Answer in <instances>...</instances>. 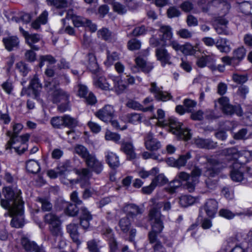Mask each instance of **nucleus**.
<instances>
[{"label": "nucleus", "mask_w": 252, "mask_h": 252, "mask_svg": "<svg viewBox=\"0 0 252 252\" xmlns=\"http://www.w3.org/2000/svg\"><path fill=\"white\" fill-rule=\"evenodd\" d=\"M3 193L4 198L1 199L0 205L13 216L11 225L15 228L22 227L24 225V202L21 199L20 190L14 191L9 187H5L3 189Z\"/></svg>", "instance_id": "nucleus-1"}, {"label": "nucleus", "mask_w": 252, "mask_h": 252, "mask_svg": "<svg viewBox=\"0 0 252 252\" xmlns=\"http://www.w3.org/2000/svg\"><path fill=\"white\" fill-rule=\"evenodd\" d=\"M44 220L45 223L49 225L50 233L49 240L54 249H63L66 245L65 239L63 237L62 230V221L59 216L53 213L45 215Z\"/></svg>", "instance_id": "nucleus-2"}, {"label": "nucleus", "mask_w": 252, "mask_h": 252, "mask_svg": "<svg viewBox=\"0 0 252 252\" xmlns=\"http://www.w3.org/2000/svg\"><path fill=\"white\" fill-rule=\"evenodd\" d=\"M201 173V169L196 166L194 167L190 174L184 171L178 173L176 178L170 184L168 191L173 193L178 187L182 186L184 189L189 192H193L199 182V178Z\"/></svg>", "instance_id": "nucleus-3"}, {"label": "nucleus", "mask_w": 252, "mask_h": 252, "mask_svg": "<svg viewBox=\"0 0 252 252\" xmlns=\"http://www.w3.org/2000/svg\"><path fill=\"white\" fill-rule=\"evenodd\" d=\"M226 166L225 164L223 165L222 162L218 159L207 158L206 165L204 174L205 176L208 177L205 181L207 188L214 190L217 188L218 181L212 180L210 177H215Z\"/></svg>", "instance_id": "nucleus-4"}, {"label": "nucleus", "mask_w": 252, "mask_h": 252, "mask_svg": "<svg viewBox=\"0 0 252 252\" xmlns=\"http://www.w3.org/2000/svg\"><path fill=\"white\" fill-rule=\"evenodd\" d=\"M149 216L152 225V230L148 233L149 243L153 245L161 243L158 238V235L161 233L163 228L161 219V214L158 210L153 209L150 211Z\"/></svg>", "instance_id": "nucleus-5"}, {"label": "nucleus", "mask_w": 252, "mask_h": 252, "mask_svg": "<svg viewBox=\"0 0 252 252\" xmlns=\"http://www.w3.org/2000/svg\"><path fill=\"white\" fill-rule=\"evenodd\" d=\"M228 161V163L226 164L224 161H220L222 162L223 165H226L225 167L228 166L231 168L230 171V177L231 179L236 182H240L245 179L244 171L245 166L243 165L245 162H247L248 159L245 158V160H243L241 159H228L226 158L225 156L224 161Z\"/></svg>", "instance_id": "nucleus-6"}, {"label": "nucleus", "mask_w": 252, "mask_h": 252, "mask_svg": "<svg viewBox=\"0 0 252 252\" xmlns=\"http://www.w3.org/2000/svg\"><path fill=\"white\" fill-rule=\"evenodd\" d=\"M164 125H168L170 130L174 134L176 135L179 139L188 140L191 137V133L189 129L181 127L182 124L175 118H170L168 122Z\"/></svg>", "instance_id": "nucleus-7"}, {"label": "nucleus", "mask_w": 252, "mask_h": 252, "mask_svg": "<svg viewBox=\"0 0 252 252\" xmlns=\"http://www.w3.org/2000/svg\"><path fill=\"white\" fill-rule=\"evenodd\" d=\"M45 86L49 92L53 91L51 94L54 102H66L68 100L69 94L63 90L58 89V84H57L55 81L48 82Z\"/></svg>", "instance_id": "nucleus-8"}, {"label": "nucleus", "mask_w": 252, "mask_h": 252, "mask_svg": "<svg viewBox=\"0 0 252 252\" xmlns=\"http://www.w3.org/2000/svg\"><path fill=\"white\" fill-rule=\"evenodd\" d=\"M48 176L52 179H55L58 176L60 177L61 180L64 184L70 183L73 184L76 181L70 178V173L64 166H61L55 170H49L47 172Z\"/></svg>", "instance_id": "nucleus-9"}, {"label": "nucleus", "mask_w": 252, "mask_h": 252, "mask_svg": "<svg viewBox=\"0 0 252 252\" xmlns=\"http://www.w3.org/2000/svg\"><path fill=\"white\" fill-rule=\"evenodd\" d=\"M222 154L228 159H241L243 160L244 156L245 157L249 156L252 158V151H239L235 147L225 149L222 150Z\"/></svg>", "instance_id": "nucleus-10"}, {"label": "nucleus", "mask_w": 252, "mask_h": 252, "mask_svg": "<svg viewBox=\"0 0 252 252\" xmlns=\"http://www.w3.org/2000/svg\"><path fill=\"white\" fill-rule=\"evenodd\" d=\"M94 115L100 120L105 123H108L114 118L115 110L113 106L105 105L103 107L96 111Z\"/></svg>", "instance_id": "nucleus-11"}, {"label": "nucleus", "mask_w": 252, "mask_h": 252, "mask_svg": "<svg viewBox=\"0 0 252 252\" xmlns=\"http://www.w3.org/2000/svg\"><path fill=\"white\" fill-rule=\"evenodd\" d=\"M78 215L80 225L85 231L88 230L90 226V221L93 220L92 215L84 206L79 208Z\"/></svg>", "instance_id": "nucleus-12"}, {"label": "nucleus", "mask_w": 252, "mask_h": 252, "mask_svg": "<svg viewBox=\"0 0 252 252\" xmlns=\"http://www.w3.org/2000/svg\"><path fill=\"white\" fill-rule=\"evenodd\" d=\"M85 162L90 170L96 174H100L103 169V162L99 160L93 154L86 160Z\"/></svg>", "instance_id": "nucleus-13"}, {"label": "nucleus", "mask_w": 252, "mask_h": 252, "mask_svg": "<svg viewBox=\"0 0 252 252\" xmlns=\"http://www.w3.org/2000/svg\"><path fill=\"white\" fill-rule=\"evenodd\" d=\"M76 173L79 176V179L74 180L76 181L75 184L79 182L82 188L89 184V180L92 176V172L89 168L77 169L76 170Z\"/></svg>", "instance_id": "nucleus-14"}, {"label": "nucleus", "mask_w": 252, "mask_h": 252, "mask_svg": "<svg viewBox=\"0 0 252 252\" xmlns=\"http://www.w3.org/2000/svg\"><path fill=\"white\" fill-rule=\"evenodd\" d=\"M146 148L150 151H157L161 148L160 142L153 136L151 132H149L144 138Z\"/></svg>", "instance_id": "nucleus-15"}, {"label": "nucleus", "mask_w": 252, "mask_h": 252, "mask_svg": "<svg viewBox=\"0 0 252 252\" xmlns=\"http://www.w3.org/2000/svg\"><path fill=\"white\" fill-rule=\"evenodd\" d=\"M193 143L197 148L201 149H214L218 146L217 142L211 139H204L199 137L193 139Z\"/></svg>", "instance_id": "nucleus-16"}, {"label": "nucleus", "mask_w": 252, "mask_h": 252, "mask_svg": "<svg viewBox=\"0 0 252 252\" xmlns=\"http://www.w3.org/2000/svg\"><path fill=\"white\" fill-rule=\"evenodd\" d=\"M156 56L161 65L164 66L166 64H170L171 56L167 50L163 46L157 48L156 50Z\"/></svg>", "instance_id": "nucleus-17"}, {"label": "nucleus", "mask_w": 252, "mask_h": 252, "mask_svg": "<svg viewBox=\"0 0 252 252\" xmlns=\"http://www.w3.org/2000/svg\"><path fill=\"white\" fill-rule=\"evenodd\" d=\"M216 60L214 57L210 55L202 56L197 59L196 64L200 68L207 66L210 69H215L214 63Z\"/></svg>", "instance_id": "nucleus-18"}, {"label": "nucleus", "mask_w": 252, "mask_h": 252, "mask_svg": "<svg viewBox=\"0 0 252 252\" xmlns=\"http://www.w3.org/2000/svg\"><path fill=\"white\" fill-rule=\"evenodd\" d=\"M160 40L163 42V45H167V42L172 39V29L169 26L162 25L159 29Z\"/></svg>", "instance_id": "nucleus-19"}, {"label": "nucleus", "mask_w": 252, "mask_h": 252, "mask_svg": "<svg viewBox=\"0 0 252 252\" xmlns=\"http://www.w3.org/2000/svg\"><path fill=\"white\" fill-rule=\"evenodd\" d=\"M124 210L126 213V216L132 219H134L143 212V210L135 204L129 203L126 204Z\"/></svg>", "instance_id": "nucleus-20"}, {"label": "nucleus", "mask_w": 252, "mask_h": 252, "mask_svg": "<svg viewBox=\"0 0 252 252\" xmlns=\"http://www.w3.org/2000/svg\"><path fill=\"white\" fill-rule=\"evenodd\" d=\"M20 31L23 35L25 36L27 43L31 48L34 50H38L39 48L34 45V44L38 42L40 40V36L38 34H34L30 35L28 32H26L22 28L20 27Z\"/></svg>", "instance_id": "nucleus-21"}, {"label": "nucleus", "mask_w": 252, "mask_h": 252, "mask_svg": "<svg viewBox=\"0 0 252 252\" xmlns=\"http://www.w3.org/2000/svg\"><path fill=\"white\" fill-rule=\"evenodd\" d=\"M111 83V76L108 79L101 76L94 79V84L97 88L104 90L112 89Z\"/></svg>", "instance_id": "nucleus-22"}, {"label": "nucleus", "mask_w": 252, "mask_h": 252, "mask_svg": "<svg viewBox=\"0 0 252 252\" xmlns=\"http://www.w3.org/2000/svg\"><path fill=\"white\" fill-rule=\"evenodd\" d=\"M86 65L92 73H95L99 69L96 59L94 55L89 53L86 56Z\"/></svg>", "instance_id": "nucleus-23"}, {"label": "nucleus", "mask_w": 252, "mask_h": 252, "mask_svg": "<svg viewBox=\"0 0 252 252\" xmlns=\"http://www.w3.org/2000/svg\"><path fill=\"white\" fill-rule=\"evenodd\" d=\"M218 208L217 201L213 199L208 200L203 207L207 215L210 218H213L215 216Z\"/></svg>", "instance_id": "nucleus-24"}, {"label": "nucleus", "mask_w": 252, "mask_h": 252, "mask_svg": "<svg viewBox=\"0 0 252 252\" xmlns=\"http://www.w3.org/2000/svg\"><path fill=\"white\" fill-rule=\"evenodd\" d=\"M66 19H71L74 26L76 27H85L88 19L84 17L77 16L73 14L72 10H69L66 12Z\"/></svg>", "instance_id": "nucleus-25"}, {"label": "nucleus", "mask_w": 252, "mask_h": 252, "mask_svg": "<svg viewBox=\"0 0 252 252\" xmlns=\"http://www.w3.org/2000/svg\"><path fill=\"white\" fill-rule=\"evenodd\" d=\"M23 126L20 124H16L13 126V132L10 140L5 145V150H11L12 148V145L16 143L18 141V135L20 131L22 129Z\"/></svg>", "instance_id": "nucleus-26"}, {"label": "nucleus", "mask_w": 252, "mask_h": 252, "mask_svg": "<svg viewBox=\"0 0 252 252\" xmlns=\"http://www.w3.org/2000/svg\"><path fill=\"white\" fill-rule=\"evenodd\" d=\"M120 150L126 155L127 159L131 160L136 158V154L132 143L129 142H123L121 144Z\"/></svg>", "instance_id": "nucleus-27"}, {"label": "nucleus", "mask_w": 252, "mask_h": 252, "mask_svg": "<svg viewBox=\"0 0 252 252\" xmlns=\"http://www.w3.org/2000/svg\"><path fill=\"white\" fill-rule=\"evenodd\" d=\"M126 105L129 108L135 110H141L143 112L152 111L154 109L153 105L144 107L139 102L133 99H128Z\"/></svg>", "instance_id": "nucleus-28"}, {"label": "nucleus", "mask_w": 252, "mask_h": 252, "mask_svg": "<svg viewBox=\"0 0 252 252\" xmlns=\"http://www.w3.org/2000/svg\"><path fill=\"white\" fill-rule=\"evenodd\" d=\"M2 41L6 49L8 51H11L14 48H17L19 43V39L16 36H11L3 38Z\"/></svg>", "instance_id": "nucleus-29"}, {"label": "nucleus", "mask_w": 252, "mask_h": 252, "mask_svg": "<svg viewBox=\"0 0 252 252\" xmlns=\"http://www.w3.org/2000/svg\"><path fill=\"white\" fill-rule=\"evenodd\" d=\"M151 202L152 203L153 208L150 210L156 209L159 212V209L163 207V210L168 212L171 209V203L169 201H159L156 199H152ZM161 214V213H160Z\"/></svg>", "instance_id": "nucleus-30"}, {"label": "nucleus", "mask_w": 252, "mask_h": 252, "mask_svg": "<svg viewBox=\"0 0 252 252\" xmlns=\"http://www.w3.org/2000/svg\"><path fill=\"white\" fill-rule=\"evenodd\" d=\"M106 161L109 166L115 168L120 165L119 157L115 153L107 151L105 153Z\"/></svg>", "instance_id": "nucleus-31"}, {"label": "nucleus", "mask_w": 252, "mask_h": 252, "mask_svg": "<svg viewBox=\"0 0 252 252\" xmlns=\"http://www.w3.org/2000/svg\"><path fill=\"white\" fill-rule=\"evenodd\" d=\"M113 82V85H112V89H114L117 94H121L126 89V86L121 80L120 76H111V83Z\"/></svg>", "instance_id": "nucleus-32"}, {"label": "nucleus", "mask_w": 252, "mask_h": 252, "mask_svg": "<svg viewBox=\"0 0 252 252\" xmlns=\"http://www.w3.org/2000/svg\"><path fill=\"white\" fill-rule=\"evenodd\" d=\"M78 227L77 224L70 223L66 226V230L73 242L77 244H80V241L79 239V233L78 231Z\"/></svg>", "instance_id": "nucleus-33"}, {"label": "nucleus", "mask_w": 252, "mask_h": 252, "mask_svg": "<svg viewBox=\"0 0 252 252\" xmlns=\"http://www.w3.org/2000/svg\"><path fill=\"white\" fill-rule=\"evenodd\" d=\"M246 54V49L243 47H240L234 50L233 52L232 56L235 61L234 63L236 64V65H238L245 58Z\"/></svg>", "instance_id": "nucleus-34"}, {"label": "nucleus", "mask_w": 252, "mask_h": 252, "mask_svg": "<svg viewBox=\"0 0 252 252\" xmlns=\"http://www.w3.org/2000/svg\"><path fill=\"white\" fill-rule=\"evenodd\" d=\"M228 41L227 39L221 38L220 40H217L216 46L220 52L228 53L231 50L230 46L228 44Z\"/></svg>", "instance_id": "nucleus-35"}, {"label": "nucleus", "mask_w": 252, "mask_h": 252, "mask_svg": "<svg viewBox=\"0 0 252 252\" xmlns=\"http://www.w3.org/2000/svg\"><path fill=\"white\" fill-rule=\"evenodd\" d=\"M21 242L23 248L27 252H33L38 247L34 242L31 241L25 237L21 238Z\"/></svg>", "instance_id": "nucleus-36"}, {"label": "nucleus", "mask_w": 252, "mask_h": 252, "mask_svg": "<svg viewBox=\"0 0 252 252\" xmlns=\"http://www.w3.org/2000/svg\"><path fill=\"white\" fill-rule=\"evenodd\" d=\"M74 151L75 153L83 158L85 160V161L93 155L90 154L89 152L85 146L79 144L75 146Z\"/></svg>", "instance_id": "nucleus-37"}, {"label": "nucleus", "mask_w": 252, "mask_h": 252, "mask_svg": "<svg viewBox=\"0 0 252 252\" xmlns=\"http://www.w3.org/2000/svg\"><path fill=\"white\" fill-rule=\"evenodd\" d=\"M222 109L223 112L227 115H231L235 113L239 116L242 115V110L239 105L233 106L229 104Z\"/></svg>", "instance_id": "nucleus-38"}, {"label": "nucleus", "mask_w": 252, "mask_h": 252, "mask_svg": "<svg viewBox=\"0 0 252 252\" xmlns=\"http://www.w3.org/2000/svg\"><path fill=\"white\" fill-rule=\"evenodd\" d=\"M30 87L34 97L37 98L39 95L41 85L37 78L34 77L30 83Z\"/></svg>", "instance_id": "nucleus-39"}, {"label": "nucleus", "mask_w": 252, "mask_h": 252, "mask_svg": "<svg viewBox=\"0 0 252 252\" xmlns=\"http://www.w3.org/2000/svg\"><path fill=\"white\" fill-rule=\"evenodd\" d=\"M248 129L243 128L237 132H232V135L234 139L236 140H246L248 139L250 136L248 134Z\"/></svg>", "instance_id": "nucleus-40"}, {"label": "nucleus", "mask_w": 252, "mask_h": 252, "mask_svg": "<svg viewBox=\"0 0 252 252\" xmlns=\"http://www.w3.org/2000/svg\"><path fill=\"white\" fill-rule=\"evenodd\" d=\"M26 169L29 172L37 173L40 169L39 163L33 159H30L26 162Z\"/></svg>", "instance_id": "nucleus-41"}, {"label": "nucleus", "mask_w": 252, "mask_h": 252, "mask_svg": "<svg viewBox=\"0 0 252 252\" xmlns=\"http://www.w3.org/2000/svg\"><path fill=\"white\" fill-rule=\"evenodd\" d=\"M136 65L141 68V71L145 73H149L152 69L153 66L147 64L145 61L140 57H137L135 59Z\"/></svg>", "instance_id": "nucleus-42"}, {"label": "nucleus", "mask_w": 252, "mask_h": 252, "mask_svg": "<svg viewBox=\"0 0 252 252\" xmlns=\"http://www.w3.org/2000/svg\"><path fill=\"white\" fill-rule=\"evenodd\" d=\"M195 201V199L191 195H183L179 198V203L183 207H187L192 205Z\"/></svg>", "instance_id": "nucleus-43"}, {"label": "nucleus", "mask_w": 252, "mask_h": 252, "mask_svg": "<svg viewBox=\"0 0 252 252\" xmlns=\"http://www.w3.org/2000/svg\"><path fill=\"white\" fill-rule=\"evenodd\" d=\"M227 23V21L224 19L220 20V25L215 28L216 32L219 34L228 35L229 31L226 26Z\"/></svg>", "instance_id": "nucleus-44"}, {"label": "nucleus", "mask_w": 252, "mask_h": 252, "mask_svg": "<svg viewBox=\"0 0 252 252\" xmlns=\"http://www.w3.org/2000/svg\"><path fill=\"white\" fill-rule=\"evenodd\" d=\"M77 205L76 204L67 203L64 211L65 214L71 217L76 216L79 212V209L78 208Z\"/></svg>", "instance_id": "nucleus-45"}, {"label": "nucleus", "mask_w": 252, "mask_h": 252, "mask_svg": "<svg viewBox=\"0 0 252 252\" xmlns=\"http://www.w3.org/2000/svg\"><path fill=\"white\" fill-rule=\"evenodd\" d=\"M191 158V155L190 152H188L185 155H181L179 158L176 159V167L180 168L185 166L187 161Z\"/></svg>", "instance_id": "nucleus-46"}, {"label": "nucleus", "mask_w": 252, "mask_h": 252, "mask_svg": "<svg viewBox=\"0 0 252 252\" xmlns=\"http://www.w3.org/2000/svg\"><path fill=\"white\" fill-rule=\"evenodd\" d=\"M126 119L127 122L133 124H137L141 122L142 116L140 114L132 113L127 114L126 115Z\"/></svg>", "instance_id": "nucleus-47"}, {"label": "nucleus", "mask_w": 252, "mask_h": 252, "mask_svg": "<svg viewBox=\"0 0 252 252\" xmlns=\"http://www.w3.org/2000/svg\"><path fill=\"white\" fill-rule=\"evenodd\" d=\"M98 37L106 40L109 41L112 39L113 37L112 32L108 29L103 28L97 32Z\"/></svg>", "instance_id": "nucleus-48"}, {"label": "nucleus", "mask_w": 252, "mask_h": 252, "mask_svg": "<svg viewBox=\"0 0 252 252\" xmlns=\"http://www.w3.org/2000/svg\"><path fill=\"white\" fill-rule=\"evenodd\" d=\"M77 121L76 119L69 115L63 116V126L73 128L77 125Z\"/></svg>", "instance_id": "nucleus-49"}, {"label": "nucleus", "mask_w": 252, "mask_h": 252, "mask_svg": "<svg viewBox=\"0 0 252 252\" xmlns=\"http://www.w3.org/2000/svg\"><path fill=\"white\" fill-rule=\"evenodd\" d=\"M119 225L121 230L124 233H127L129 230L130 226V222L128 217L122 218L119 222Z\"/></svg>", "instance_id": "nucleus-50"}, {"label": "nucleus", "mask_w": 252, "mask_h": 252, "mask_svg": "<svg viewBox=\"0 0 252 252\" xmlns=\"http://www.w3.org/2000/svg\"><path fill=\"white\" fill-rule=\"evenodd\" d=\"M168 180L163 174H160L156 176L152 180L153 184L157 186H161L167 182Z\"/></svg>", "instance_id": "nucleus-51"}, {"label": "nucleus", "mask_w": 252, "mask_h": 252, "mask_svg": "<svg viewBox=\"0 0 252 252\" xmlns=\"http://www.w3.org/2000/svg\"><path fill=\"white\" fill-rule=\"evenodd\" d=\"M37 201L40 203L43 211H50L51 210L52 204L46 198L39 197L37 199Z\"/></svg>", "instance_id": "nucleus-52"}, {"label": "nucleus", "mask_w": 252, "mask_h": 252, "mask_svg": "<svg viewBox=\"0 0 252 252\" xmlns=\"http://www.w3.org/2000/svg\"><path fill=\"white\" fill-rule=\"evenodd\" d=\"M237 6L241 10V12L246 14L249 13L250 9L251 8V4L248 1H244L242 2L237 1Z\"/></svg>", "instance_id": "nucleus-53"}, {"label": "nucleus", "mask_w": 252, "mask_h": 252, "mask_svg": "<svg viewBox=\"0 0 252 252\" xmlns=\"http://www.w3.org/2000/svg\"><path fill=\"white\" fill-rule=\"evenodd\" d=\"M51 124L54 128H61L63 126V116H57L52 118L51 120Z\"/></svg>", "instance_id": "nucleus-54"}, {"label": "nucleus", "mask_w": 252, "mask_h": 252, "mask_svg": "<svg viewBox=\"0 0 252 252\" xmlns=\"http://www.w3.org/2000/svg\"><path fill=\"white\" fill-rule=\"evenodd\" d=\"M159 171L158 168L154 167L149 171H147L144 170H141L138 172V175L141 178L145 179L151 175H155Z\"/></svg>", "instance_id": "nucleus-55"}, {"label": "nucleus", "mask_w": 252, "mask_h": 252, "mask_svg": "<svg viewBox=\"0 0 252 252\" xmlns=\"http://www.w3.org/2000/svg\"><path fill=\"white\" fill-rule=\"evenodd\" d=\"M232 80L237 84H243L248 81V76L244 74H233Z\"/></svg>", "instance_id": "nucleus-56"}, {"label": "nucleus", "mask_w": 252, "mask_h": 252, "mask_svg": "<svg viewBox=\"0 0 252 252\" xmlns=\"http://www.w3.org/2000/svg\"><path fill=\"white\" fill-rule=\"evenodd\" d=\"M99 241L96 239H92L87 242V248L90 252H93L99 249L98 245Z\"/></svg>", "instance_id": "nucleus-57"}, {"label": "nucleus", "mask_w": 252, "mask_h": 252, "mask_svg": "<svg viewBox=\"0 0 252 252\" xmlns=\"http://www.w3.org/2000/svg\"><path fill=\"white\" fill-rule=\"evenodd\" d=\"M107 60L105 62V64L106 65H111L115 61H116L119 59V56L116 52H113L110 54L109 51H107Z\"/></svg>", "instance_id": "nucleus-58"}, {"label": "nucleus", "mask_w": 252, "mask_h": 252, "mask_svg": "<svg viewBox=\"0 0 252 252\" xmlns=\"http://www.w3.org/2000/svg\"><path fill=\"white\" fill-rule=\"evenodd\" d=\"M167 15L169 18L177 17L181 15V12L176 7L171 6L167 9Z\"/></svg>", "instance_id": "nucleus-59"}, {"label": "nucleus", "mask_w": 252, "mask_h": 252, "mask_svg": "<svg viewBox=\"0 0 252 252\" xmlns=\"http://www.w3.org/2000/svg\"><path fill=\"white\" fill-rule=\"evenodd\" d=\"M127 46L130 50H138L141 47V42L135 38L132 39L128 42Z\"/></svg>", "instance_id": "nucleus-60"}, {"label": "nucleus", "mask_w": 252, "mask_h": 252, "mask_svg": "<svg viewBox=\"0 0 252 252\" xmlns=\"http://www.w3.org/2000/svg\"><path fill=\"white\" fill-rule=\"evenodd\" d=\"M51 5H53L57 8H65L67 6L66 0H47Z\"/></svg>", "instance_id": "nucleus-61"}, {"label": "nucleus", "mask_w": 252, "mask_h": 252, "mask_svg": "<svg viewBox=\"0 0 252 252\" xmlns=\"http://www.w3.org/2000/svg\"><path fill=\"white\" fill-rule=\"evenodd\" d=\"M16 67L22 73L23 76H26L30 71V67L27 64L23 62H19L16 64Z\"/></svg>", "instance_id": "nucleus-62"}, {"label": "nucleus", "mask_w": 252, "mask_h": 252, "mask_svg": "<svg viewBox=\"0 0 252 252\" xmlns=\"http://www.w3.org/2000/svg\"><path fill=\"white\" fill-rule=\"evenodd\" d=\"M219 215L220 216L228 220L233 219L235 216L234 213L226 209H220L219 211Z\"/></svg>", "instance_id": "nucleus-63"}, {"label": "nucleus", "mask_w": 252, "mask_h": 252, "mask_svg": "<svg viewBox=\"0 0 252 252\" xmlns=\"http://www.w3.org/2000/svg\"><path fill=\"white\" fill-rule=\"evenodd\" d=\"M180 8L184 12L187 13L193 9V5L190 1L186 0L180 5Z\"/></svg>", "instance_id": "nucleus-64"}]
</instances>
